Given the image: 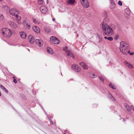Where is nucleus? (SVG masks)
I'll list each match as a JSON object with an SVG mask.
<instances>
[{"label":"nucleus","mask_w":134,"mask_h":134,"mask_svg":"<svg viewBox=\"0 0 134 134\" xmlns=\"http://www.w3.org/2000/svg\"><path fill=\"white\" fill-rule=\"evenodd\" d=\"M108 20V19L107 18H105L104 20V22L102 23V29L104 32L103 34L104 35H111L113 34V31L112 29L106 23L107 22L106 20Z\"/></svg>","instance_id":"1"},{"label":"nucleus","mask_w":134,"mask_h":134,"mask_svg":"<svg viewBox=\"0 0 134 134\" xmlns=\"http://www.w3.org/2000/svg\"><path fill=\"white\" fill-rule=\"evenodd\" d=\"M119 49L121 52L124 54L126 55L130 52L129 44L126 42L122 41L120 43Z\"/></svg>","instance_id":"2"},{"label":"nucleus","mask_w":134,"mask_h":134,"mask_svg":"<svg viewBox=\"0 0 134 134\" xmlns=\"http://www.w3.org/2000/svg\"><path fill=\"white\" fill-rule=\"evenodd\" d=\"M2 33L3 35L7 38L9 37L12 35L11 31L7 28H3L2 30Z\"/></svg>","instance_id":"3"},{"label":"nucleus","mask_w":134,"mask_h":134,"mask_svg":"<svg viewBox=\"0 0 134 134\" xmlns=\"http://www.w3.org/2000/svg\"><path fill=\"white\" fill-rule=\"evenodd\" d=\"M63 49L65 52L68 56H70L73 59L74 58V55L71 53V51L68 49V47H66L63 48Z\"/></svg>","instance_id":"4"},{"label":"nucleus","mask_w":134,"mask_h":134,"mask_svg":"<svg viewBox=\"0 0 134 134\" xmlns=\"http://www.w3.org/2000/svg\"><path fill=\"white\" fill-rule=\"evenodd\" d=\"M50 40L52 43L56 44H58L60 42L59 40L55 37H51L50 38Z\"/></svg>","instance_id":"5"},{"label":"nucleus","mask_w":134,"mask_h":134,"mask_svg":"<svg viewBox=\"0 0 134 134\" xmlns=\"http://www.w3.org/2000/svg\"><path fill=\"white\" fill-rule=\"evenodd\" d=\"M80 0L82 5L84 7L87 8L89 7V3L87 0Z\"/></svg>","instance_id":"6"},{"label":"nucleus","mask_w":134,"mask_h":134,"mask_svg":"<svg viewBox=\"0 0 134 134\" xmlns=\"http://www.w3.org/2000/svg\"><path fill=\"white\" fill-rule=\"evenodd\" d=\"M72 68L75 71L78 72L81 70L80 67L77 65L73 64L72 65Z\"/></svg>","instance_id":"7"},{"label":"nucleus","mask_w":134,"mask_h":134,"mask_svg":"<svg viewBox=\"0 0 134 134\" xmlns=\"http://www.w3.org/2000/svg\"><path fill=\"white\" fill-rule=\"evenodd\" d=\"M40 10L41 12L43 14L46 13L48 11L47 8L44 5L41 6L40 8Z\"/></svg>","instance_id":"8"},{"label":"nucleus","mask_w":134,"mask_h":134,"mask_svg":"<svg viewBox=\"0 0 134 134\" xmlns=\"http://www.w3.org/2000/svg\"><path fill=\"white\" fill-rule=\"evenodd\" d=\"M16 12L17 10L16 9H11L9 11V13L11 15H13L16 17H17Z\"/></svg>","instance_id":"9"},{"label":"nucleus","mask_w":134,"mask_h":134,"mask_svg":"<svg viewBox=\"0 0 134 134\" xmlns=\"http://www.w3.org/2000/svg\"><path fill=\"white\" fill-rule=\"evenodd\" d=\"M36 44L38 45L40 47H41L42 46L43 42L42 40L40 39H36L35 40Z\"/></svg>","instance_id":"10"},{"label":"nucleus","mask_w":134,"mask_h":134,"mask_svg":"<svg viewBox=\"0 0 134 134\" xmlns=\"http://www.w3.org/2000/svg\"><path fill=\"white\" fill-rule=\"evenodd\" d=\"M28 40L29 42L31 44L33 43L35 41L34 38L31 35L29 36Z\"/></svg>","instance_id":"11"},{"label":"nucleus","mask_w":134,"mask_h":134,"mask_svg":"<svg viewBox=\"0 0 134 134\" xmlns=\"http://www.w3.org/2000/svg\"><path fill=\"white\" fill-rule=\"evenodd\" d=\"M32 29L35 32L37 33H39L40 32V29L37 26H33L32 27Z\"/></svg>","instance_id":"12"},{"label":"nucleus","mask_w":134,"mask_h":134,"mask_svg":"<svg viewBox=\"0 0 134 134\" xmlns=\"http://www.w3.org/2000/svg\"><path fill=\"white\" fill-rule=\"evenodd\" d=\"M9 24L11 27L13 29H15L17 27L16 24L13 22H10L9 23Z\"/></svg>","instance_id":"13"},{"label":"nucleus","mask_w":134,"mask_h":134,"mask_svg":"<svg viewBox=\"0 0 134 134\" xmlns=\"http://www.w3.org/2000/svg\"><path fill=\"white\" fill-rule=\"evenodd\" d=\"M20 37L22 38L25 39L26 37V34L24 32H20Z\"/></svg>","instance_id":"14"},{"label":"nucleus","mask_w":134,"mask_h":134,"mask_svg":"<svg viewBox=\"0 0 134 134\" xmlns=\"http://www.w3.org/2000/svg\"><path fill=\"white\" fill-rule=\"evenodd\" d=\"M111 3L110 8L111 9H114L115 7V4L113 0H110Z\"/></svg>","instance_id":"15"},{"label":"nucleus","mask_w":134,"mask_h":134,"mask_svg":"<svg viewBox=\"0 0 134 134\" xmlns=\"http://www.w3.org/2000/svg\"><path fill=\"white\" fill-rule=\"evenodd\" d=\"M80 64L82 66L84 69L87 70L88 69L87 66L83 62L80 63Z\"/></svg>","instance_id":"16"},{"label":"nucleus","mask_w":134,"mask_h":134,"mask_svg":"<svg viewBox=\"0 0 134 134\" xmlns=\"http://www.w3.org/2000/svg\"><path fill=\"white\" fill-rule=\"evenodd\" d=\"M75 1L74 0H68L66 1V3L68 4L72 5L74 4Z\"/></svg>","instance_id":"17"},{"label":"nucleus","mask_w":134,"mask_h":134,"mask_svg":"<svg viewBox=\"0 0 134 134\" xmlns=\"http://www.w3.org/2000/svg\"><path fill=\"white\" fill-rule=\"evenodd\" d=\"M108 98L109 99L113 102H115V99L113 96L110 93H109L108 95Z\"/></svg>","instance_id":"18"},{"label":"nucleus","mask_w":134,"mask_h":134,"mask_svg":"<svg viewBox=\"0 0 134 134\" xmlns=\"http://www.w3.org/2000/svg\"><path fill=\"white\" fill-rule=\"evenodd\" d=\"M124 106L126 108L127 110L128 111H130L131 110V109L133 107L132 106H131L130 107L129 105L127 104H125Z\"/></svg>","instance_id":"19"},{"label":"nucleus","mask_w":134,"mask_h":134,"mask_svg":"<svg viewBox=\"0 0 134 134\" xmlns=\"http://www.w3.org/2000/svg\"><path fill=\"white\" fill-rule=\"evenodd\" d=\"M47 52L49 54H52L53 53V52L52 49L49 47H47Z\"/></svg>","instance_id":"20"},{"label":"nucleus","mask_w":134,"mask_h":134,"mask_svg":"<svg viewBox=\"0 0 134 134\" xmlns=\"http://www.w3.org/2000/svg\"><path fill=\"white\" fill-rule=\"evenodd\" d=\"M21 19V17L17 14V24L20 25L21 24V23L20 20Z\"/></svg>","instance_id":"21"},{"label":"nucleus","mask_w":134,"mask_h":134,"mask_svg":"<svg viewBox=\"0 0 134 134\" xmlns=\"http://www.w3.org/2000/svg\"><path fill=\"white\" fill-rule=\"evenodd\" d=\"M125 13L127 15H129L130 14V11L129 8H126L125 10Z\"/></svg>","instance_id":"22"},{"label":"nucleus","mask_w":134,"mask_h":134,"mask_svg":"<svg viewBox=\"0 0 134 134\" xmlns=\"http://www.w3.org/2000/svg\"><path fill=\"white\" fill-rule=\"evenodd\" d=\"M0 88L2 89L5 92L7 93L8 92V90L6 89L3 85H1L0 86Z\"/></svg>","instance_id":"23"},{"label":"nucleus","mask_w":134,"mask_h":134,"mask_svg":"<svg viewBox=\"0 0 134 134\" xmlns=\"http://www.w3.org/2000/svg\"><path fill=\"white\" fill-rule=\"evenodd\" d=\"M109 86L111 88L113 89H115L116 88V87L115 85L110 83L109 84Z\"/></svg>","instance_id":"24"},{"label":"nucleus","mask_w":134,"mask_h":134,"mask_svg":"<svg viewBox=\"0 0 134 134\" xmlns=\"http://www.w3.org/2000/svg\"><path fill=\"white\" fill-rule=\"evenodd\" d=\"M44 30L47 33H49L51 31L50 29L47 27H45Z\"/></svg>","instance_id":"25"},{"label":"nucleus","mask_w":134,"mask_h":134,"mask_svg":"<svg viewBox=\"0 0 134 134\" xmlns=\"http://www.w3.org/2000/svg\"><path fill=\"white\" fill-rule=\"evenodd\" d=\"M33 21V22H34L35 23L37 24H40L39 21H38V20H36V19H34Z\"/></svg>","instance_id":"26"},{"label":"nucleus","mask_w":134,"mask_h":134,"mask_svg":"<svg viewBox=\"0 0 134 134\" xmlns=\"http://www.w3.org/2000/svg\"><path fill=\"white\" fill-rule=\"evenodd\" d=\"M25 26H26V28L28 29H30L31 27L29 23L26 24V25Z\"/></svg>","instance_id":"27"},{"label":"nucleus","mask_w":134,"mask_h":134,"mask_svg":"<svg viewBox=\"0 0 134 134\" xmlns=\"http://www.w3.org/2000/svg\"><path fill=\"white\" fill-rule=\"evenodd\" d=\"M28 21L26 19L25 20H24L23 22V23L24 25H26V24L28 23Z\"/></svg>","instance_id":"28"},{"label":"nucleus","mask_w":134,"mask_h":134,"mask_svg":"<svg viewBox=\"0 0 134 134\" xmlns=\"http://www.w3.org/2000/svg\"><path fill=\"white\" fill-rule=\"evenodd\" d=\"M124 64H125V65L126 66H127L128 67L129 66V65L130 64V63H129L128 62H127L126 61L125 62Z\"/></svg>","instance_id":"29"},{"label":"nucleus","mask_w":134,"mask_h":134,"mask_svg":"<svg viewBox=\"0 0 134 134\" xmlns=\"http://www.w3.org/2000/svg\"><path fill=\"white\" fill-rule=\"evenodd\" d=\"M4 18L3 15L2 14H0V21L3 20Z\"/></svg>","instance_id":"30"},{"label":"nucleus","mask_w":134,"mask_h":134,"mask_svg":"<svg viewBox=\"0 0 134 134\" xmlns=\"http://www.w3.org/2000/svg\"><path fill=\"white\" fill-rule=\"evenodd\" d=\"M90 75L91 77L92 78H94L95 76V74L93 73H91Z\"/></svg>","instance_id":"31"},{"label":"nucleus","mask_w":134,"mask_h":134,"mask_svg":"<svg viewBox=\"0 0 134 134\" xmlns=\"http://www.w3.org/2000/svg\"><path fill=\"white\" fill-rule=\"evenodd\" d=\"M3 8L5 9V10L6 11H8L9 9L6 6H4L3 7Z\"/></svg>","instance_id":"32"},{"label":"nucleus","mask_w":134,"mask_h":134,"mask_svg":"<svg viewBox=\"0 0 134 134\" xmlns=\"http://www.w3.org/2000/svg\"><path fill=\"white\" fill-rule=\"evenodd\" d=\"M38 2L39 4L41 5L43 4V1L42 0H38Z\"/></svg>","instance_id":"33"},{"label":"nucleus","mask_w":134,"mask_h":134,"mask_svg":"<svg viewBox=\"0 0 134 134\" xmlns=\"http://www.w3.org/2000/svg\"><path fill=\"white\" fill-rule=\"evenodd\" d=\"M107 40L110 41H111L113 40V38L112 37L110 36L108 37Z\"/></svg>","instance_id":"34"},{"label":"nucleus","mask_w":134,"mask_h":134,"mask_svg":"<svg viewBox=\"0 0 134 134\" xmlns=\"http://www.w3.org/2000/svg\"><path fill=\"white\" fill-rule=\"evenodd\" d=\"M128 67L130 69H132L133 68V66L131 64H130L129 65V66Z\"/></svg>","instance_id":"35"},{"label":"nucleus","mask_w":134,"mask_h":134,"mask_svg":"<svg viewBox=\"0 0 134 134\" xmlns=\"http://www.w3.org/2000/svg\"><path fill=\"white\" fill-rule=\"evenodd\" d=\"M118 4L120 5L121 6L122 5V3L121 1H119L118 2Z\"/></svg>","instance_id":"36"},{"label":"nucleus","mask_w":134,"mask_h":134,"mask_svg":"<svg viewBox=\"0 0 134 134\" xmlns=\"http://www.w3.org/2000/svg\"><path fill=\"white\" fill-rule=\"evenodd\" d=\"M15 77H13V78L14 79V80H13V82L15 83H17V80L16 79H15Z\"/></svg>","instance_id":"37"},{"label":"nucleus","mask_w":134,"mask_h":134,"mask_svg":"<svg viewBox=\"0 0 134 134\" xmlns=\"http://www.w3.org/2000/svg\"><path fill=\"white\" fill-rule=\"evenodd\" d=\"M99 79L102 81H103V79L102 77H99Z\"/></svg>","instance_id":"38"},{"label":"nucleus","mask_w":134,"mask_h":134,"mask_svg":"<svg viewBox=\"0 0 134 134\" xmlns=\"http://www.w3.org/2000/svg\"><path fill=\"white\" fill-rule=\"evenodd\" d=\"M49 121L50 122H51V124H52V125H53V122L52 121V120L50 119H49Z\"/></svg>","instance_id":"39"},{"label":"nucleus","mask_w":134,"mask_h":134,"mask_svg":"<svg viewBox=\"0 0 134 134\" xmlns=\"http://www.w3.org/2000/svg\"><path fill=\"white\" fill-rule=\"evenodd\" d=\"M134 53L133 52H131L130 54V55H133L134 54Z\"/></svg>","instance_id":"40"},{"label":"nucleus","mask_w":134,"mask_h":134,"mask_svg":"<svg viewBox=\"0 0 134 134\" xmlns=\"http://www.w3.org/2000/svg\"><path fill=\"white\" fill-rule=\"evenodd\" d=\"M104 38L105 39H107V38H108V37H107L106 36H105L104 37Z\"/></svg>","instance_id":"41"},{"label":"nucleus","mask_w":134,"mask_h":134,"mask_svg":"<svg viewBox=\"0 0 134 134\" xmlns=\"http://www.w3.org/2000/svg\"><path fill=\"white\" fill-rule=\"evenodd\" d=\"M55 18H53V19H52V21H55Z\"/></svg>","instance_id":"42"},{"label":"nucleus","mask_w":134,"mask_h":134,"mask_svg":"<svg viewBox=\"0 0 134 134\" xmlns=\"http://www.w3.org/2000/svg\"><path fill=\"white\" fill-rule=\"evenodd\" d=\"M24 97L23 98H24V99H25L26 98V97L25 96H24Z\"/></svg>","instance_id":"43"},{"label":"nucleus","mask_w":134,"mask_h":134,"mask_svg":"<svg viewBox=\"0 0 134 134\" xmlns=\"http://www.w3.org/2000/svg\"><path fill=\"white\" fill-rule=\"evenodd\" d=\"M133 109V110L134 111V108H133V109Z\"/></svg>","instance_id":"44"},{"label":"nucleus","mask_w":134,"mask_h":134,"mask_svg":"<svg viewBox=\"0 0 134 134\" xmlns=\"http://www.w3.org/2000/svg\"><path fill=\"white\" fill-rule=\"evenodd\" d=\"M3 0H0V1H3Z\"/></svg>","instance_id":"45"},{"label":"nucleus","mask_w":134,"mask_h":134,"mask_svg":"<svg viewBox=\"0 0 134 134\" xmlns=\"http://www.w3.org/2000/svg\"><path fill=\"white\" fill-rule=\"evenodd\" d=\"M98 37H99V38H100V37L99 36Z\"/></svg>","instance_id":"46"},{"label":"nucleus","mask_w":134,"mask_h":134,"mask_svg":"<svg viewBox=\"0 0 134 134\" xmlns=\"http://www.w3.org/2000/svg\"><path fill=\"white\" fill-rule=\"evenodd\" d=\"M17 13H18V14H19V13H18V11H17Z\"/></svg>","instance_id":"47"},{"label":"nucleus","mask_w":134,"mask_h":134,"mask_svg":"<svg viewBox=\"0 0 134 134\" xmlns=\"http://www.w3.org/2000/svg\"><path fill=\"white\" fill-rule=\"evenodd\" d=\"M123 120H124V121H125V120L124 119H123Z\"/></svg>","instance_id":"48"},{"label":"nucleus","mask_w":134,"mask_h":134,"mask_svg":"<svg viewBox=\"0 0 134 134\" xmlns=\"http://www.w3.org/2000/svg\"><path fill=\"white\" fill-rule=\"evenodd\" d=\"M64 134H66V133H64Z\"/></svg>","instance_id":"49"},{"label":"nucleus","mask_w":134,"mask_h":134,"mask_svg":"<svg viewBox=\"0 0 134 134\" xmlns=\"http://www.w3.org/2000/svg\"><path fill=\"white\" fill-rule=\"evenodd\" d=\"M133 122H134V120H133Z\"/></svg>","instance_id":"50"}]
</instances>
